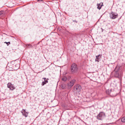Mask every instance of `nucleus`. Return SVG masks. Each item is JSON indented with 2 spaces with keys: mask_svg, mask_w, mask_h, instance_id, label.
<instances>
[{
  "mask_svg": "<svg viewBox=\"0 0 125 125\" xmlns=\"http://www.w3.org/2000/svg\"><path fill=\"white\" fill-rule=\"evenodd\" d=\"M71 70L72 72L74 73H76L78 71V68L77 65L75 63L72 64L71 67Z\"/></svg>",
  "mask_w": 125,
  "mask_h": 125,
  "instance_id": "obj_1",
  "label": "nucleus"
},
{
  "mask_svg": "<svg viewBox=\"0 0 125 125\" xmlns=\"http://www.w3.org/2000/svg\"><path fill=\"white\" fill-rule=\"evenodd\" d=\"M119 68H117L116 67L114 71L112 73V74L116 77H119Z\"/></svg>",
  "mask_w": 125,
  "mask_h": 125,
  "instance_id": "obj_2",
  "label": "nucleus"
},
{
  "mask_svg": "<svg viewBox=\"0 0 125 125\" xmlns=\"http://www.w3.org/2000/svg\"><path fill=\"white\" fill-rule=\"evenodd\" d=\"M105 114L103 112H100L97 115V118L100 120H102L103 117H105Z\"/></svg>",
  "mask_w": 125,
  "mask_h": 125,
  "instance_id": "obj_3",
  "label": "nucleus"
},
{
  "mask_svg": "<svg viewBox=\"0 0 125 125\" xmlns=\"http://www.w3.org/2000/svg\"><path fill=\"white\" fill-rule=\"evenodd\" d=\"M17 65L18 66H17V68H15V67H16V66L15 64H13L11 63L10 64V66H9V65L8 64L7 66L9 67L10 68V70H12L13 69L17 70L18 68L19 67V65Z\"/></svg>",
  "mask_w": 125,
  "mask_h": 125,
  "instance_id": "obj_4",
  "label": "nucleus"
},
{
  "mask_svg": "<svg viewBox=\"0 0 125 125\" xmlns=\"http://www.w3.org/2000/svg\"><path fill=\"white\" fill-rule=\"evenodd\" d=\"M81 86L78 84H77L75 85L74 87V89L76 92L79 91L81 89Z\"/></svg>",
  "mask_w": 125,
  "mask_h": 125,
  "instance_id": "obj_5",
  "label": "nucleus"
},
{
  "mask_svg": "<svg viewBox=\"0 0 125 125\" xmlns=\"http://www.w3.org/2000/svg\"><path fill=\"white\" fill-rule=\"evenodd\" d=\"M110 16L111 18L115 19L117 18L118 14L116 13L112 12L110 14Z\"/></svg>",
  "mask_w": 125,
  "mask_h": 125,
  "instance_id": "obj_6",
  "label": "nucleus"
},
{
  "mask_svg": "<svg viewBox=\"0 0 125 125\" xmlns=\"http://www.w3.org/2000/svg\"><path fill=\"white\" fill-rule=\"evenodd\" d=\"M76 81L75 79H73L67 83V86L69 88H71L74 85Z\"/></svg>",
  "mask_w": 125,
  "mask_h": 125,
  "instance_id": "obj_7",
  "label": "nucleus"
},
{
  "mask_svg": "<svg viewBox=\"0 0 125 125\" xmlns=\"http://www.w3.org/2000/svg\"><path fill=\"white\" fill-rule=\"evenodd\" d=\"M7 85L8 87L9 88L10 90H13L15 88L13 85L11 83H8L7 84Z\"/></svg>",
  "mask_w": 125,
  "mask_h": 125,
  "instance_id": "obj_8",
  "label": "nucleus"
},
{
  "mask_svg": "<svg viewBox=\"0 0 125 125\" xmlns=\"http://www.w3.org/2000/svg\"><path fill=\"white\" fill-rule=\"evenodd\" d=\"M21 112L22 113L23 115L25 117H27L28 115V113L26 112L25 110L23 109Z\"/></svg>",
  "mask_w": 125,
  "mask_h": 125,
  "instance_id": "obj_9",
  "label": "nucleus"
},
{
  "mask_svg": "<svg viewBox=\"0 0 125 125\" xmlns=\"http://www.w3.org/2000/svg\"><path fill=\"white\" fill-rule=\"evenodd\" d=\"M102 5H103V4H97V8L98 9H99V10L100 9H101V7H102Z\"/></svg>",
  "mask_w": 125,
  "mask_h": 125,
  "instance_id": "obj_10",
  "label": "nucleus"
},
{
  "mask_svg": "<svg viewBox=\"0 0 125 125\" xmlns=\"http://www.w3.org/2000/svg\"><path fill=\"white\" fill-rule=\"evenodd\" d=\"M100 55H99L98 56H96V59H95V61L98 62L99 61V57Z\"/></svg>",
  "mask_w": 125,
  "mask_h": 125,
  "instance_id": "obj_11",
  "label": "nucleus"
},
{
  "mask_svg": "<svg viewBox=\"0 0 125 125\" xmlns=\"http://www.w3.org/2000/svg\"><path fill=\"white\" fill-rule=\"evenodd\" d=\"M121 121L123 123H125V116L121 118Z\"/></svg>",
  "mask_w": 125,
  "mask_h": 125,
  "instance_id": "obj_12",
  "label": "nucleus"
},
{
  "mask_svg": "<svg viewBox=\"0 0 125 125\" xmlns=\"http://www.w3.org/2000/svg\"><path fill=\"white\" fill-rule=\"evenodd\" d=\"M67 79L66 77L65 76L63 77L62 78V80L64 81H66Z\"/></svg>",
  "mask_w": 125,
  "mask_h": 125,
  "instance_id": "obj_13",
  "label": "nucleus"
},
{
  "mask_svg": "<svg viewBox=\"0 0 125 125\" xmlns=\"http://www.w3.org/2000/svg\"><path fill=\"white\" fill-rule=\"evenodd\" d=\"M43 79H44V81H45L46 84L48 83V81L47 80H46V78H43Z\"/></svg>",
  "mask_w": 125,
  "mask_h": 125,
  "instance_id": "obj_14",
  "label": "nucleus"
},
{
  "mask_svg": "<svg viewBox=\"0 0 125 125\" xmlns=\"http://www.w3.org/2000/svg\"><path fill=\"white\" fill-rule=\"evenodd\" d=\"M45 84H46V83H45V81H44L42 82V86H43Z\"/></svg>",
  "mask_w": 125,
  "mask_h": 125,
  "instance_id": "obj_15",
  "label": "nucleus"
},
{
  "mask_svg": "<svg viewBox=\"0 0 125 125\" xmlns=\"http://www.w3.org/2000/svg\"><path fill=\"white\" fill-rule=\"evenodd\" d=\"M4 43H6L8 46L9 45V44H10V42H4Z\"/></svg>",
  "mask_w": 125,
  "mask_h": 125,
  "instance_id": "obj_16",
  "label": "nucleus"
},
{
  "mask_svg": "<svg viewBox=\"0 0 125 125\" xmlns=\"http://www.w3.org/2000/svg\"><path fill=\"white\" fill-rule=\"evenodd\" d=\"M109 90H107L106 91V94H109L110 93L109 92Z\"/></svg>",
  "mask_w": 125,
  "mask_h": 125,
  "instance_id": "obj_17",
  "label": "nucleus"
},
{
  "mask_svg": "<svg viewBox=\"0 0 125 125\" xmlns=\"http://www.w3.org/2000/svg\"><path fill=\"white\" fill-rule=\"evenodd\" d=\"M3 12L2 11H0V16L3 14Z\"/></svg>",
  "mask_w": 125,
  "mask_h": 125,
  "instance_id": "obj_18",
  "label": "nucleus"
},
{
  "mask_svg": "<svg viewBox=\"0 0 125 125\" xmlns=\"http://www.w3.org/2000/svg\"><path fill=\"white\" fill-rule=\"evenodd\" d=\"M75 21H76L75 20V21H73V22H75Z\"/></svg>",
  "mask_w": 125,
  "mask_h": 125,
  "instance_id": "obj_19",
  "label": "nucleus"
},
{
  "mask_svg": "<svg viewBox=\"0 0 125 125\" xmlns=\"http://www.w3.org/2000/svg\"><path fill=\"white\" fill-rule=\"evenodd\" d=\"M41 1V0H38V1Z\"/></svg>",
  "mask_w": 125,
  "mask_h": 125,
  "instance_id": "obj_20",
  "label": "nucleus"
},
{
  "mask_svg": "<svg viewBox=\"0 0 125 125\" xmlns=\"http://www.w3.org/2000/svg\"><path fill=\"white\" fill-rule=\"evenodd\" d=\"M103 31V30H102V31Z\"/></svg>",
  "mask_w": 125,
  "mask_h": 125,
  "instance_id": "obj_21",
  "label": "nucleus"
}]
</instances>
